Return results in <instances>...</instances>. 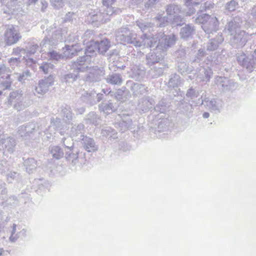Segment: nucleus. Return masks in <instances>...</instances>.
<instances>
[{"instance_id":"3c124183","label":"nucleus","mask_w":256,"mask_h":256,"mask_svg":"<svg viewBox=\"0 0 256 256\" xmlns=\"http://www.w3.org/2000/svg\"><path fill=\"white\" fill-rule=\"evenodd\" d=\"M15 78L18 80L22 83L24 82L26 80H29L31 77V73L28 70L23 71L22 73L14 74Z\"/></svg>"},{"instance_id":"c85d7f7f","label":"nucleus","mask_w":256,"mask_h":256,"mask_svg":"<svg viewBox=\"0 0 256 256\" xmlns=\"http://www.w3.org/2000/svg\"><path fill=\"white\" fill-rule=\"evenodd\" d=\"M26 96L24 94L22 90H18L10 92L8 100V103L10 104H13L18 100H22V98Z\"/></svg>"},{"instance_id":"72a5a7b5","label":"nucleus","mask_w":256,"mask_h":256,"mask_svg":"<svg viewBox=\"0 0 256 256\" xmlns=\"http://www.w3.org/2000/svg\"><path fill=\"white\" fill-rule=\"evenodd\" d=\"M212 74V70L208 67L204 68L200 66L198 74V77L202 81H208Z\"/></svg>"},{"instance_id":"6ab92c4d","label":"nucleus","mask_w":256,"mask_h":256,"mask_svg":"<svg viewBox=\"0 0 256 256\" xmlns=\"http://www.w3.org/2000/svg\"><path fill=\"white\" fill-rule=\"evenodd\" d=\"M54 78L50 76L48 78L39 81L38 86L36 87L35 90L38 94H43L46 92L49 87L54 84Z\"/></svg>"},{"instance_id":"f257e3e1","label":"nucleus","mask_w":256,"mask_h":256,"mask_svg":"<svg viewBox=\"0 0 256 256\" xmlns=\"http://www.w3.org/2000/svg\"><path fill=\"white\" fill-rule=\"evenodd\" d=\"M136 36L127 28H121L116 32V39L117 42L120 43L130 44L136 47L152 46L156 43L154 38L147 37L146 35L142 37V40H136Z\"/></svg>"},{"instance_id":"a211bd4d","label":"nucleus","mask_w":256,"mask_h":256,"mask_svg":"<svg viewBox=\"0 0 256 256\" xmlns=\"http://www.w3.org/2000/svg\"><path fill=\"white\" fill-rule=\"evenodd\" d=\"M79 152L77 150L71 148L66 151L65 158L66 161L72 166H80V160H82L79 156Z\"/></svg>"},{"instance_id":"aec40b11","label":"nucleus","mask_w":256,"mask_h":256,"mask_svg":"<svg viewBox=\"0 0 256 256\" xmlns=\"http://www.w3.org/2000/svg\"><path fill=\"white\" fill-rule=\"evenodd\" d=\"M84 126L83 124H72L70 131V137L78 140L84 136Z\"/></svg>"},{"instance_id":"5fc2aeb1","label":"nucleus","mask_w":256,"mask_h":256,"mask_svg":"<svg viewBox=\"0 0 256 256\" xmlns=\"http://www.w3.org/2000/svg\"><path fill=\"white\" fill-rule=\"evenodd\" d=\"M94 32L92 30H87L84 34L83 37V42L84 44H88L90 43L94 42Z\"/></svg>"},{"instance_id":"13d9d810","label":"nucleus","mask_w":256,"mask_h":256,"mask_svg":"<svg viewBox=\"0 0 256 256\" xmlns=\"http://www.w3.org/2000/svg\"><path fill=\"white\" fill-rule=\"evenodd\" d=\"M156 26L158 27H163L168 22L170 18L166 16L158 15L156 17Z\"/></svg>"},{"instance_id":"f704fd0d","label":"nucleus","mask_w":256,"mask_h":256,"mask_svg":"<svg viewBox=\"0 0 256 256\" xmlns=\"http://www.w3.org/2000/svg\"><path fill=\"white\" fill-rule=\"evenodd\" d=\"M49 152L52 156L56 160H60L64 156L63 150L58 146H51L49 147Z\"/></svg>"},{"instance_id":"a19ab883","label":"nucleus","mask_w":256,"mask_h":256,"mask_svg":"<svg viewBox=\"0 0 256 256\" xmlns=\"http://www.w3.org/2000/svg\"><path fill=\"white\" fill-rule=\"evenodd\" d=\"M101 134L102 136L108 138H117V132L115 130L110 126H104L101 130Z\"/></svg>"},{"instance_id":"e2e57ef3","label":"nucleus","mask_w":256,"mask_h":256,"mask_svg":"<svg viewBox=\"0 0 256 256\" xmlns=\"http://www.w3.org/2000/svg\"><path fill=\"white\" fill-rule=\"evenodd\" d=\"M54 65L50 63L45 62H43L40 66V69L44 74H48L52 70Z\"/></svg>"},{"instance_id":"8fccbe9b","label":"nucleus","mask_w":256,"mask_h":256,"mask_svg":"<svg viewBox=\"0 0 256 256\" xmlns=\"http://www.w3.org/2000/svg\"><path fill=\"white\" fill-rule=\"evenodd\" d=\"M26 56H29L32 54H34L37 51L40 50V47L34 42H30L28 43V46L26 47Z\"/></svg>"},{"instance_id":"6e6552de","label":"nucleus","mask_w":256,"mask_h":256,"mask_svg":"<svg viewBox=\"0 0 256 256\" xmlns=\"http://www.w3.org/2000/svg\"><path fill=\"white\" fill-rule=\"evenodd\" d=\"M214 82L218 88L224 92H232L238 86L237 83L226 77L216 76Z\"/></svg>"},{"instance_id":"cd10ccee","label":"nucleus","mask_w":256,"mask_h":256,"mask_svg":"<svg viewBox=\"0 0 256 256\" xmlns=\"http://www.w3.org/2000/svg\"><path fill=\"white\" fill-rule=\"evenodd\" d=\"M98 52L101 54H104L110 48V42L107 38H104L100 41L94 42Z\"/></svg>"},{"instance_id":"09e8293b","label":"nucleus","mask_w":256,"mask_h":256,"mask_svg":"<svg viewBox=\"0 0 256 256\" xmlns=\"http://www.w3.org/2000/svg\"><path fill=\"white\" fill-rule=\"evenodd\" d=\"M50 44V39L48 36H46L40 44V52H44L46 53L48 51H50L51 46H54Z\"/></svg>"},{"instance_id":"423d86ee","label":"nucleus","mask_w":256,"mask_h":256,"mask_svg":"<svg viewBox=\"0 0 256 256\" xmlns=\"http://www.w3.org/2000/svg\"><path fill=\"white\" fill-rule=\"evenodd\" d=\"M237 60L238 64L248 72L256 71V50L250 55L242 52L238 54Z\"/></svg>"},{"instance_id":"9b49d317","label":"nucleus","mask_w":256,"mask_h":256,"mask_svg":"<svg viewBox=\"0 0 256 256\" xmlns=\"http://www.w3.org/2000/svg\"><path fill=\"white\" fill-rule=\"evenodd\" d=\"M46 30L48 34L47 36L50 39V44L54 46L66 38L65 34L67 32L66 28H58L55 30L52 28V31L50 30Z\"/></svg>"},{"instance_id":"1a4fd4ad","label":"nucleus","mask_w":256,"mask_h":256,"mask_svg":"<svg viewBox=\"0 0 256 256\" xmlns=\"http://www.w3.org/2000/svg\"><path fill=\"white\" fill-rule=\"evenodd\" d=\"M21 38L17 26H9L5 31L4 40L8 45L16 43Z\"/></svg>"},{"instance_id":"864d4df0","label":"nucleus","mask_w":256,"mask_h":256,"mask_svg":"<svg viewBox=\"0 0 256 256\" xmlns=\"http://www.w3.org/2000/svg\"><path fill=\"white\" fill-rule=\"evenodd\" d=\"M133 77L138 79L142 78L145 74V72L143 68L138 66H134L132 68Z\"/></svg>"},{"instance_id":"20e7f679","label":"nucleus","mask_w":256,"mask_h":256,"mask_svg":"<svg viewBox=\"0 0 256 256\" xmlns=\"http://www.w3.org/2000/svg\"><path fill=\"white\" fill-rule=\"evenodd\" d=\"M98 52L96 46L94 42L90 43L84 50L85 56L80 58L76 62L72 63V67L79 70L84 71L88 66L85 64L86 60H88V58L96 54Z\"/></svg>"},{"instance_id":"a878e982","label":"nucleus","mask_w":256,"mask_h":256,"mask_svg":"<svg viewBox=\"0 0 256 256\" xmlns=\"http://www.w3.org/2000/svg\"><path fill=\"white\" fill-rule=\"evenodd\" d=\"M81 95L82 100L91 106L96 104V92L95 91L90 90L88 92L84 90L82 92Z\"/></svg>"},{"instance_id":"f8f14e48","label":"nucleus","mask_w":256,"mask_h":256,"mask_svg":"<svg viewBox=\"0 0 256 256\" xmlns=\"http://www.w3.org/2000/svg\"><path fill=\"white\" fill-rule=\"evenodd\" d=\"M242 20L240 16L234 17L230 21H228L225 26L224 30L226 32L232 36L240 32Z\"/></svg>"},{"instance_id":"bb28decb","label":"nucleus","mask_w":256,"mask_h":256,"mask_svg":"<svg viewBox=\"0 0 256 256\" xmlns=\"http://www.w3.org/2000/svg\"><path fill=\"white\" fill-rule=\"evenodd\" d=\"M194 28L190 24H186L182 27L180 31V34L181 38L183 39H188L192 38L194 33Z\"/></svg>"},{"instance_id":"e433bc0d","label":"nucleus","mask_w":256,"mask_h":256,"mask_svg":"<svg viewBox=\"0 0 256 256\" xmlns=\"http://www.w3.org/2000/svg\"><path fill=\"white\" fill-rule=\"evenodd\" d=\"M85 120L87 124H92L96 126L100 124L101 120L96 112H91L86 116Z\"/></svg>"},{"instance_id":"338daca9","label":"nucleus","mask_w":256,"mask_h":256,"mask_svg":"<svg viewBox=\"0 0 256 256\" xmlns=\"http://www.w3.org/2000/svg\"><path fill=\"white\" fill-rule=\"evenodd\" d=\"M8 193V190L6 187V184L4 182H0V200H4L6 198V195Z\"/></svg>"},{"instance_id":"2eb2a0df","label":"nucleus","mask_w":256,"mask_h":256,"mask_svg":"<svg viewBox=\"0 0 256 256\" xmlns=\"http://www.w3.org/2000/svg\"><path fill=\"white\" fill-rule=\"evenodd\" d=\"M38 127L34 123H28L18 127V132L24 138H26L31 134L37 130Z\"/></svg>"},{"instance_id":"58836bf2","label":"nucleus","mask_w":256,"mask_h":256,"mask_svg":"<svg viewBox=\"0 0 256 256\" xmlns=\"http://www.w3.org/2000/svg\"><path fill=\"white\" fill-rule=\"evenodd\" d=\"M182 84L180 77L178 74H174L170 76V78L168 83V86L170 88H177Z\"/></svg>"},{"instance_id":"dca6fc26","label":"nucleus","mask_w":256,"mask_h":256,"mask_svg":"<svg viewBox=\"0 0 256 256\" xmlns=\"http://www.w3.org/2000/svg\"><path fill=\"white\" fill-rule=\"evenodd\" d=\"M165 56V53L160 50H158L157 48L155 51L148 53L146 56V62L148 65H152L162 61Z\"/></svg>"},{"instance_id":"412c9836","label":"nucleus","mask_w":256,"mask_h":256,"mask_svg":"<svg viewBox=\"0 0 256 256\" xmlns=\"http://www.w3.org/2000/svg\"><path fill=\"white\" fill-rule=\"evenodd\" d=\"M224 37L222 32H219L213 38L206 44V49L208 51H214L224 42Z\"/></svg>"},{"instance_id":"4d7b16f0","label":"nucleus","mask_w":256,"mask_h":256,"mask_svg":"<svg viewBox=\"0 0 256 256\" xmlns=\"http://www.w3.org/2000/svg\"><path fill=\"white\" fill-rule=\"evenodd\" d=\"M50 60L57 62L62 59L64 56L62 55L55 50L48 51L46 52Z\"/></svg>"},{"instance_id":"0eeeda50","label":"nucleus","mask_w":256,"mask_h":256,"mask_svg":"<svg viewBox=\"0 0 256 256\" xmlns=\"http://www.w3.org/2000/svg\"><path fill=\"white\" fill-rule=\"evenodd\" d=\"M255 35L254 33L249 34L244 30H240L230 36V44L234 48H242Z\"/></svg>"},{"instance_id":"7c9ffc66","label":"nucleus","mask_w":256,"mask_h":256,"mask_svg":"<svg viewBox=\"0 0 256 256\" xmlns=\"http://www.w3.org/2000/svg\"><path fill=\"white\" fill-rule=\"evenodd\" d=\"M60 109V114L66 121H70L73 120L74 114L72 113L70 106L68 105L62 106Z\"/></svg>"},{"instance_id":"4468645a","label":"nucleus","mask_w":256,"mask_h":256,"mask_svg":"<svg viewBox=\"0 0 256 256\" xmlns=\"http://www.w3.org/2000/svg\"><path fill=\"white\" fill-rule=\"evenodd\" d=\"M204 106L210 111L215 113L220 112L223 105V102L221 99L218 98H207L204 101ZM202 104H204V100H202Z\"/></svg>"},{"instance_id":"2f4dec72","label":"nucleus","mask_w":256,"mask_h":256,"mask_svg":"<svg viewBox=\"0 0 256 256\" xmlns=\"http://www.w3.org/2000/svg\"><path fill=\"white\" fill-rule=\"evenodd\" d=\"M106 82L112 85L120 86L122 82V78L121 74L118 73H112L108 76Z\"/></svg>"},{"instance_id":"79ce46f5","label":"nucleus","mask_w":256,"mask_h":256,"mask_svg":"<svg viewBox=\"0 0 256 256\" xmlns=\"http://www.w3.org/2000/svg\"><path fill=\"white\" fill-rule=\"evenodd\" d=\"M181 10L180 6L175 4H170L166 6V12L168 15L172 18L178 14Z\"/></svg>"},{"instance_id":"c756f323","label":"nucleus","mask_w":256,"mask_h":256,"mask_svg":"<svg viewBox=\"0 0 256 256\" xmlns=\"http://www.w3.org/2000/svg\"><path fill=\"white\" fill-rule=\"evenodd\" d=\"M2 144L4 145V148L7 152L10 154L14 152L16 146V142L14 138L9 136L2 140Z\"/></svg>"},{"instance_id":"bf43d9fd","label":"nucleus","mask_w":256,"mask_h":256,"mask_svg":"<svg viewBox=\"0 0 256 256\" xmlns=\"http://www.w3.org/2000/svg\"><path fill=\"white\" fill-rule=\"evenodd\" d=\"M72 138L70 136V138H62V142L63 145L65 146L66 148L67 149L66 150V151L70 150V149L71 148H74Z\"/></svg>"},{"instance_id":"a18cd8bd","label":"nucleus","mask_w":256,"mask_h":256,"mask_svg":"<svg viewBox=\"0 0 256 256\" xmlns=\"http://www.w3.org/2000/svg\"><path fill=\"white\" fill-rule=\"evenodd\" d=\"M164 67L154 66L148 72V74L152 78H158L162 76L164 73Z\"/></svg>"},{"instance_id":"774afa93","label":"nucleus","mask_w":256,"mask_h":256,"mask_svg":"<svg viewBox=\"0 0 256 256\" xmlns=\"http://www.w3.org/2000/svg\"><path fill=\"white\" fill-rule=\"evenodd\" d=\"M173 20L172 21V24L174 26H181L184 23V20L178 14L172 17Z\"/></svg>"},{"instance_id":"69168bd1","label":"nucleus","mask_w":256,"mask_h":256,"mask_svg":"<svg viewBox=\"0 0 256 256\" xmlns=\"http://www.w3.org/2000/svg\"><path fill=\"white\" fill-rule=\"evenodd\" d=\"M78 36L74 34H70L65 40L66 44H78Z\"/></svg>"},{"instance_id":"f03ea898","label":"nucleus","mask_w":256,"mask_h":256,"mask_svg":"<svg viewBox=\"0 0 256 256\" xmlns=\"http://www.w3.org/2000/svg\"><path fill=\"white\" fill-rule=\"evenodd\" d=\"M116 0H102L103 6L99 12H92L88 16V20L92 22H106L110 20V16L120 12V9L112 5Z\"/></svg>"},{"instance_id":"9d476101","label":"nucleus","mask_w":256,"mask_h":256,"mask_svg":"<svg viewBox=\"0 0 256 256\" xmlns=\"http://www.w3.org/2000/svg\"><path fill=\"white\" fill-rule=\"evenodd\" d=\"M136 26L138 27L143 33H144L143 36H141L140 40H142V37H144V35H146L147 37L154 38L155 39L156 43L154 44V46L148 47L151 48H154L158 38H155V36L150 34V33L154 30V24L140 20L136 22Z\"/></svg>"},{"instance_id":"473e14b6","label":"nucleus","mask_w":256,"mask_h":256,"mask_svg":"<svg viewBox=\"0 0 256 256\" xmlns=\"http://www.w3.org/2000/svg\"><path fill=\"white\" fill-rule=\"evenodd\" d=\"M132 120L129 117H126L119 122L116 124V127L119 128L120 131L123 132L130 128H132Z\"/></svg>"},{"instance_id":"603ef678","label":"nucleus","mask_w":256,"mask_h":256,"mask_svg":"<svg viewBox=\"0 0 256 256\" xmlns=\"http://www.w3.org/2000/svg\"><path fill=\"white\" fill-rule=\"evenodd\" d=\"M168 108L169 105L164 99L160 100L156 106L154 107V110L160 113H164L168 110Z\"/></svg>"},{"instance_id":"de8ad7c7","label":"nucleus","mask_w":256,"mask_h":256,"mask_svg":"<svg viewBox=\"0 0 256 256\" xmlns=\"http://www.w3.org/2000/svg\"><path fill=\"white\" fill-rule=\"evenodd\" d=\"M178 64V70L182 74H186L191 72L194 70L193 66H189L184 62H179Z\"/></svg>"},{"instance_id":"4be33fe9","label":"nucleus","mask_w":256,"mask_h":256,"mask_svg":"<svg viewBox=\"0 0 256 256\" xmlns=\"http://www.w3.org/2000/svg\"><path fill=\"white\" fill-rule=\"evenodd\" d=\"M218 20L214 16H212L208 22L202 26L203 30L208 34H212L214 32H216L218 30Z\"/></svg>"},{"instance_id":"ea45409f","label":"nucleus","mask_w":256,"mask_h":256,"mask_svg":"<svg viewBox=\"0 0 256 256\" xmlns=\"http://www.w3.org/2000/svg\"><path fill=\"white\" fill-rule=\"evenodd\" d=\"M132 90L134 96H138L146 94L148 92V88L144 84L136 83L134 84L132 86Z\"/></svg>"},{"instance_id":"5701e85b","label":"nucleus","mask_w":256,"mask_h":256,"mask_svg":"<svg viewBox=\"0 0 256 256\" xmlns=\"http://www.w3.org/2000/svg\"><path fill=\"white\" fill-rule=\"evenodd\" d=\"M72 70V72H70L68 73L64 74L61 78V80L66 84H72L76 81L79 77V72H82L76 68H74L72 67V63L71 66Z\"/></svg>"},{"instance_id":"39448f33","label":"nucleus","mask_w":256,"mask_h":256,"mask_svg":"<svg viewBox=\"0 0 256 256\" xmlns=\"http://www.w3.org/2000/svg\"><path fill=\"white\" fill-rule=\"evenodd\" d=\"M154 36L158 38L154 47L156 46L158 50H160L164 53L176 44V38L174 34L166 35L164 32H160Z\"/></svg>"},{"instance_id":"4c0bfd02","label":"nucleus","mask_w":256,"mask_h":256,"mask_svg":"<svg viewBox=\"0 0 256 256\" xmlns=\"http://www.w3.org/2000/svg\"><path fill=\"white\" fill-rule=\"evenodd\" d=\"M60 118H52L51 119V124L50 125L48 126V128L46 130V131L44 132L45 134L48 135L47 138H50L51 136H52L53 134H55V129L56 127H58V126L60 125Z\"/></svg>"},{"instance_id":"b1692460","label":"nucleus","mask_w":256,"mask_h":256,"mask_svg":"<svg viewBox=\"0 0 256 256\" xmlns=\"http://www.w3.org/2000/svg\"><path fill=\"white\" fill-rule=\"evenodd\" d=\"M82 140L84 148L88 152H94L98 150V146L96 144L92 138L84 136L82 138Z\"/></svg>"},{"instance_id":"ddd939ff","label":"nucleus","mask_w":256,"mask_h":256,"mask_svg":"<svg viewBox=\"0 0 256 256\" xmlns=\"http://www.w3.org/2000/svg\"><path fill=\"white\" fill-rule=\"evenodd\" d=\"M104 74L105 70L102 67L95 66L90 68L88 69L86 81L92 82H98Z\"/></svg>"},{"instance_id":"37998d69","label":"nucleus","mask_w":256,"mask_h":256,"mask_svg":"<svg viewBox=\"0 0 256 256\" xmlns=\"http://www.w3.org/2000/svg\"><path fill=\"white\" fill-rule=\"evenodd\" d=\"M26 172L32 173L37 166L36 161L34 158H28L24 161Z\"/></svg>"},{"instance_id":"0e129e2a","label":"nucleus","mask_w":256,"mask_h":256,"mask_svg":"<svg viewBox=\"0 0 256 256\" xmlns=\"http://www.w3.org/2000/svg\"><path fill=\"white\" fill-rule=\"evenodd\" d=\"M175 56L176 58L178 63L182 62V60H184L186 58L185 50L184 49L178 50L175 52Z\"/></svg>"},{"instance_id":"6e6d98bb","label":"nucleus","mask_w":256,"mask_h":256,"mask_svg":"<svg viewBox=\"0 0 256 256\" xmlns=\"http://www.w3.org/2000/svg\"><path fill=\"white\" fill-rule=\"evenodd\" d=\"M238 7V3L236 0H231L227 2L224 6L226 10L232 12L234 11Z\"/></svg>"},{"instance_id":"680f3d73","label":"nucleus","mask_w":256,"mask_h":256,"mask_svg":"<svg viewBox=\"0 0 256 256\" xmlns=\"http://www.w3.org/2000/svg\"><path fill=\"white\" fill-rule=\"evenodd\" d=\"M212 17V16L204 14L199 16L196 19V22L197 23H201L204 25L205 23L209 21L210 19Z\"/></svg>"},{"instance_id":"052dcab7","label":"nucleus","mask_w":256,"mask_h":256,"mask_svg":"<svg viewBox=\"0 0 256 256\" xmlns=\"http://www.w3.org/2000/svg\"><path fill=\"white\" fill-rule=\"evenodd\" d=\"M206 52L204 49H200L196 56L195 59L193 60L192 64H194L196 62H200L203 60L204 58L206 56Z\"/></svg>"},{"instance_id":"393cba45","label":"nucleus","mask_w":256,"mask_h":256,"mask_svg":"<svg viewBox=\"0 0 256 256\" xmlns=\"http://www.w3.org/2000/svg\"><path fill=\"white\" fill-rule=\"evenodd\" d=\"M82 50L79 44H66L64 50V56L71 58L75 56L78 52Z\"/></svg>"},{"instance_id":"49530a36","label":"nucleus","mask_w":256,"mask_h":256,"mask_svg":"<svg viewBox=\"0 0 256 256\" xmlns=\"http://www.w3.org/2000/svg\"><path fill=\"white\" fill-rule=\"evenodd\" d=\"M100 110L104 114H110L115 110L113 103L108 102H102L99 105Z\"/></svg>"},{"instance_id":"c9c22d12","label":"nucleus","mask_w":256,"mask_h":256,"mask_svg":"<svg viewBox=\"0 0 256 256\" xmlns=\"http://www.w3.org/2000/svg\"><path fill=\"white\" fill-rule=\"evenodd\" d=\"M30 105V100L26 96L22 98V100H18L16 102L13 106V108L17 111H20L24 110L26 108Z\"/></svg>"},{"instance_id":"7ed1b4c3","label":"nucleus","mask_w":256,"mask_h":256,"mask_svg":"<svg viewBox=\"0 0 256 256\" xmlns=\"http://www.w3.org/2000/svg\"><path fill=\"white\" fill-rule=\"evenodd\" d=\"M184 6L188 8L186 14L191 15L196 11L195 7L200 6L201 12L210 10L214 6V4L210 0H184Z\"/></svg>"},{"instance_id":"f3484780","label":"nucleus","mask_w":256,"mask_h":256,"mask_svg":"<svg viewBox=\"0 0 256 256\" xmlns=\"http://www.w3.org/2000/svg\"><path fill=\"white\" fill-rule=\"evenodd\" d=\"M154 104V100L152 97L144 96L138 100V108L140 112L144 113L153 108Z\"/></svg>"},{"instance_id":"c03bdc74","label":"nucleus","mask_w":256,"mask_h":256,"mask_svg":"<svg viewBox=\"0 0 256 256\" xmlns=\"http://www.w3.org/2000/svg\"><path fill=\"white\" fill-rule=\"evenodd\" d=\"M179 107L180 111L188 116H190L193 112L192 106L184 101L180 102Z\"/></svg>"}]
</instances>
